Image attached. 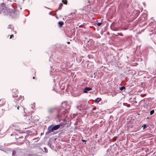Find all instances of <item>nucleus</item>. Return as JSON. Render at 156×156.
<instances>
[{"mask_svg": "<svg viewBox=\"0 0 156 156\" xmlns=\"http://www.w3.org/2000/svg\"><path fill=\"white\" fill-rule=\"evenodd\" d=\"M123 105H124V106H126L127 107H128V108H129V107H130V105L129 104L128 105H126V103H123Z\"/></svg>", "mask_w": 156, "mask_h": 156, "instance_id": "obj_13", "label": "nucleus"}, {"mask_svg": "<svg viewBox=\"0 0 156 156\" xmlns=\"http://www.w3.org/2000/svg\"><path fill=\"white\" fill-rule=\"evenodd\" d=\"M82 140L83 142H84V141H86V140Z\"/></svg>", "mask_w": 156, "mask_h": 156, "instance_id": "obj_25", "label": "nucleus"}, {"mask_svg": "<svg viewBox=\"0 0 156 156\" xmlns=\"http://www.w3.org/2000/svg\"><path fill=\"white\" fill-rule=\"evenodd\" d=\"M137 13H138L139 12V11H137Z\"/></svg>", "mask_w": 156, "mask_h": 156, "instance_id": "obj_28", "label": "nucleus"}, {"mask_svg": "<svg viewBox=\"0 0 156 156\" xmlns=\"http://www.w3.org/2000/svg\"><path fill=\"white\" fill-rule=\"evenodd\" d=\"M120 88V90H124V89H126V88L124 86H122L121 87H120L119 88Z\"/></svg>", "mask_w": 156, "mask_h": 156, "instance_id": "obj_14", "label": "nucleus"}, {"mask_svg": "<svg viewBox=\"0 0 156 156\" xmlns=\"http://www.w3.org/2000/svg\"><path fill=\"white\" fill-rule=\"evenodd\" d=\"M54 131L60 128L59 127V125H55L54 126H52Z\"/></svg>", "mask_w": 156, "mask_h": 156, "instance_id": "obj_6", "label": "nucleus"}, {"mask_svg": "<svg viewBox=\"0 0 156 156\" xmlns=\"http://www.w3.org/2000/svg\"><path fill=\"white\" fill-rule=\"evenodd\" d=\"M7 28H8V29H11L12 30V29L13 30V27H12L11 26V25H8V27H7Z\"/></svg>", "mask_w": 156, "mask_h": 156, "instance_id": "obj_17", "label": "nucleus"}, {"mask_svg": "<svg viewBox=\"0 0 156 156\" xmlns=\"http://www.w3.org/2000/svg\"><path fill=\"white\" fill-rule=\"evenodd\" d=\"M58 10V9H57V10L55 11H56H56H57Z\"/></svg>", "mask_w": 156, "mask_h": 156, "instance_id": "obj_30", "label": "nucleus"}, {"mask_svg": "<svg viewBox=\"0 0 156 156\" xmlns=\"http://www.w3.org/2000/svg\"><path fill=\"white\" fill-rule=\"evenodd\" d=\"M30 117L29 116H27L26 117V119L27 120L25 121V122L26 123H29L30 122Z\"/></svg>", "mask_w": 156, "mask_h": 156, "instance_id": "obj_9", "label": "nucleus"}, {"mask_svg": "<svg viewBox=\"0 0 156 156\" xmlns=\"http://www.w3.org/2000/svg\"><path fill=\"white\" fill-rule=\"evenodd\" d=\"M92 88L90 87H85L83 89V92L84 93H87L88 91L91 90Z\"/></svg>", "mask_w": 156, "mask_h": 156, "instance_id": "obj_5", "label": "nucleus"}, {"mask_svg": "<svg viewBox=\"0 0 156 156\" xmlns=\"http://www.w3.org/2000/svg\"><path fill=\"white\" fill-rule=\"evenodd\" d=\"M14 33H15V34H16V31H14Z\"/></svg>", "mask_w": 156, "mask_h": 156, "instance_id": "obj_27", "label": "nucleus"}, {"mask_svg": "<svg viewBox=\"0 0 156 156\" xmlns=\"http://www.w3.org/2000/svg\"><path fill=\"white\" fill-rule=\"evenodd\" d=\"M58 23L59 25L60 26H61L63 25V24H64V23L63 21H59L58 22Z\"/></svg>", "mask_w": 156, "mask_h": 156, "instance_id": "obj_10", "label": "nucleus"}, {"mask_svg": "<svg viewBox=\"0 0 156 156\" xmlns=\"http://www.w3.org/2000/svg\"><path fill=\"white\" fill-rule=\"evenodd\" d=\"M58 125H59V127L60 128H62L65 125H66V122H62L60 123V124H58Z\"/></svg>", "mask_w": 156, "mask_h": 156, "instance_id": "obj_8", "label": "nucleus"}, {"mask_svg": "<svg viewBox=\"0 0 156 156\" xmlns=\"http://www.w3.org/2000/svg\"><path fill=\"white\" fill-rule=\"evenodd\" d=\"M144 107H145V106L144 105Z\"/></svg>", "mask_w": 156, "mask_h": 156, "instance_id": "obj_33", "label": "nucleus"}, {"mask_svg": "<svg viewBox=\"0 0 156 156\" xmlns=\"http://www.w3.org/2000/svg\"><path fill=\"white\" fill-rule=\"evenodd\" d=\"M34 78H34V77H33V79H34Z\"/></svg>", "mask_w": 156, "mask_h": 156, "instance_id": "obj_31", "label": "nucleus"}, {"mask_svg": "<svg viewBox=\"0 0 156 156\" xmlns=\"http://www.w3.org/2000/svg\"><path fill=\"white\" fill-rule=\"evenodd\" d=\"M64 3L65 4H66L67 3V1L66 0H62Z\"/></svg>", "mask_w": 156, "mask_h": 156, "instance_id": "obj_18", "label": "nucleus"}, {"mask_svg": "<svg viewBox=\"0 0 156 156\" xmlns=\"http://www.w3.org/2000/svg\"><path fill=\"white\" fill-rule=\"evenodd\" d=\"M55 109V108H48V112L49 113H51Z\"/></svg>", "mask_w": 156, "mask_h": 156, "instance_id": "obj_7", "label": "nucleus"}, {"mask_svg": "<svg viewBox=\"0 0 156 156\" xmlns=\"http://www.w3.org/2000/svg\"><path fill=\"white\" fill-rule=\"evenodd\" d=\"M117 34L121 36H123V34L121 33H117Z\"/></svg>", "mask_w": 156, "mask_h": 156, "instance_id": "obj_19", "label": "nucleus"}, {"mask_svg": "<svg viewBox=\"0 0 156 156\" xmlns=\"http://www.w3.org/2000/svg\"><path fill=\"white\" fill-rule=\"evenodd\" d=\"M66 112L65 111H58V114L56 115V117L58 119L61 117H62L66 114Z\"/></svg>", "mask_w": 156, "mask_h": 156, "instance_id": "obj_2", "label": "nucleus"}, {"mask_svg": "<svg viewBox=\"0 0 156 156\" xmlns=\"http://www.w3.org/2000/svg\"><path fill=\"white\" fill-rule=\"evenodd\" d=\"M12 128L13 129L16 131L19 132L20 131V129L18 126L13 125L12 126Z\"/></svg>", "mask_w": 156, "mask_h": 156, "instance_id": "obj_4", "label": "nucleus"}, {"mask_svg": "<svg viewBox=\"0 0 156 156\" xmlns=\"http://www.w3.org/2000/svg\"><path fill=\"white\" fill-rule=\"evenodd\" d=\"M98 98H96L95 99V103H98V102L99 101H98Z\"/></svg>", "mask_w": 156, "mask_h": 156, "instance_id": "obj_16", "label": "nucleus"}, {"mask_svg": "<svg viewBox=\"0 0 156 156\" xmlns=\"http://www.w3.org/2000/svg\"><path fill=\"white\" fill-rule=\"evenodd\" d=\"M63 4L62 3L60 4L59 5V7L58 9V10H60L61 9V7L62 6Z\"/></svg>", "mask_w": 156, "mask_h": 156, "instance_id": "obj_11", "label": "nucleus"}, {"mask_svg": "<svg viewBox=\"0 0 156 156\" xmlns=\"http://www.w3.org/2000/svg\"><path fill=\"white\" fill-rule=\"evenodd\" d=\"M17 109H18H18H19V107H17Z\"/></svg>", "mask_w": 156, "mask_h": 156, "instance_id": "obj_29", "label": "nucleus"}, {"mask_svg": "<svg viewBox=\"0 0 156 156\" xmlns=\"http://www.w3.org/2000/svg\"><path fill=\"white\" fill-rule=\"evenodd\" d=\"M154 110H151L150 112V114L151 115H152L154 113Z\"/></svg>", "mask_w": 156, "mask_h": 156, "instance_id": "obj_15", "label": "nucleus"}, {"mask_svg": "<svg viewBox=\"0 0 156 156\" xmlns=\"http://www.w3.org/2000/svg\"><path fill=\"white\" fill-rule=\"evenodd\" d=\"M81 26V25H80V26H79V27H80Z\"/></svg>", "mask_w": 156, "mask_h": 156, "instance_id": "obj_32", "label": "nucleus"}, {"mask_svg": "<svg viewBox=\"0 0 156 156\" xmlns=\"http://www.w3.org/2000/svg\"><path fill=\"white\" fill-rule=\"evenodd\" d=\"M96 109V108H92V110L93 111V110H95Z\"/></svg>", "mask_w": 156, "mask_h": 156, "instance_id": "obj_24", "label": "nucleus"}, {"mask_svg": "<svg viewBox=\"0 0 156 156\" xmlns=\"http://www.w3.org/2000/svg\"><path fill=\"white\" fill-rule=\"evenodd\" d=\"M13 37V34H12L10 36V38L11 39Z\"/></svg>", "mask_w": 156, "mask_h": 156, "instance_id": "obj_22", "label": "nucleus"}, {"mask_svg": "<svg viewBox=\"0 0 156 156\" xmlns=\"http://www.w3.org/2000/svg\"><path fill=\"white\" fill-rule=\"evenodd\" d=\"M4 3H2L0 4V13L3 12L4 15H9L12 17H16L17 15V11L13 8L9 9L6 6Z\"/></svg>", "mask_w": 156, "mask_h": 156, "instance_id": "obj_1", "label": "nucleus"}, {"mask_svg": "<svg viewBox=\"0 0 156 156\" xmlns=\"http://www.w3.org/2000/svg\"><path fill=\"white\" fill-rule=\"evenodd\" d=\"M15 151H13L12 152V155L13 156H15Z\"/></svg>", "mask_w": 156, "mask_h": 156, "instance_id": "obj_20", "label": "nucleus"}, {"mask_svg": "<svg viewBox=\"0 0 156 156\" xmlns=\"http://www.w3.org/2000/svg\"><path fill=\"white\" fill-rule=\"evenodd\" d=\"M147 126H146L145 124H144L142 126L143 129L144 130Z\"/></svg>", "mask_w": 156, "mask_h": 156, "instance_id": "obj_12", "label": "nucleus"}, {"mask_svg": "<svg viewBox=\"0 0 156 156\" xmlns=\"http://www.w3.org/2000/svg\"><path fill=\"white\" fill-rule=\"evenodd\" d=\"M44 149L45 150V152H46V153H47V151H46V148L45 147H44Z\"/></svg>", "mask_w": 156, "mask_h": 156, "instance_id": "obj_23", "label": "nucleus"}, {"mask_svg": "<svg viewBox=\"0 0 156 156\" xmlns=\"http://www.w3.org/2000/svg\"><path fill=\"white\" fill-rule=\"evenodd\" d=\"M53 125H51L48 126V131L45 133V135H47L49 133L53 132L54 131L53 127Z\"/></svg>", "mask_w": 156, "mask_h": 156, "instance_id": "obj_3", "label": "nucleus"}, {"mask_svg": "<svg viewBox=\"0 0 156 156\" xmlns=\"http://www.w3.org/2000/svg\"><path fill=\"white\" fill-rule=\"evenodd\" d=\"M67 43L68 44L70 43V42H68Z\"/></svg>", "mask_w": 156, "mask_h": 156, "instance_id": "obj_26", "label": "nucleus"}, {"mask_svg": "<svg viewBox=\"0 0 156 156\" xmlns=\"http://www.w3.org/2000/svg\"><path fill=\"white\" fill-rule=\"evenodd\" d=\"M101 22H99V23H97V25L98 26H100V25H101Z\"/></svg>", "mask_w": 156, "mask_h": 156, "instance_id": "obj_21", "label": "nucleus"}]
</instances>
